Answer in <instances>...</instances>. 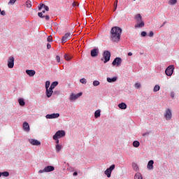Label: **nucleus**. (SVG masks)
Segmentation results:
<instances>
[{"instance_id": "40", "label": "nucleus", "mask_w": 179, "mask_h": 179, "mask_svg": "<svg viewBox=\"0 0 179 179\" xmlns=\"http://www.w3.org/2000/svg\"><path fill=\"white\" fill-rule=\"evenodd\" d=\"M56 61L57 62H61V57L59 55L56 56Z\"/></svg>"}, {"instance_id": "18", "label": "nucleus", "mask_w": 179, "mask_h": 179, "mask_svg": "<svg viewBox=\"0 0 179 179\" xmlns=\"http://www.w3.org/2000/svg\"><path fill=\"white\" fill-rule=\"evenodd\" d=\"M23 129L26 132H29L30 131V126L29 125V123L27 122H24L23 123Z\"/></svg>"}, {"instance_id": "19", "label": "nucleus", "mask_w": 179, "mask_h": 179, "mask_svg": "<svg viewBox=\"0 0 179 179\" xmlns=\"http://www.w3.org/2000/svg\"><path fill=\"white\" fill-rule=\"evenodd\" d=\"M155 162H153V160H150L148 162V170H153V164H154Z\"/></svg>"}, {"instance_id": "13", "label": "nucleus", "mask_w": 179, "mask_h": 179, "mask_svg": "<svg viewBox=\"0 0 179 179\" xmlns=\"http://www.w3.org/2000/svg\"><path fill=\"white\" fill-rule=\"evenodd\" d=\"M29 143H31V145H33L34 146H40V145H41V142L34 138L29 139Z\"/></svg>"}, {"instance_id": "36", "label": "nucleus", "mask_w": 179, "mask_h": 179, "mask_svg": "<svg viewBox=\"0 0 179 179\" xmlns=\"http://www.w3.org/2000/svg\"><path fill=\"white\" fill-rule=\"evenodd\" d=\"M93 85L94 86H99V85H100V82H99L98 80H94L93 82Z\"/></svg>"}, {"instance_id": "27", "label": "nucleus", "mask_w": 179, "mask_h": 179, "mask_svg": "<svg viewBox=\"0 0 179 179\" xmlns=\"http://www.w3.org/2000/svg\"><path fill=\"white\" fill-rule=\"evenodd\" d=\"M142 174L141 173H136L134 176V179H143Z\"/></svg>"}, {"instance_id": "20", "label": "nucleus", "mask_w": 179, "mask_h": 179, "mask_svg": "<svg viewBox=\"0 0 179 179\" xmlns=\"http://www.w3.org/2000/svg\"><path fill=\"white\" fill-rule=\"evenodd\" d=\"M26 73L29 75V76H34L36 75V71L34 70H26Z\"/></svg>"}, {"instance_id": "42", "label": "nucleus", "mask_w": 179, "mask_h": 179, "mask_svg": "<svg viewBox=\"0 0 179 179\" xmlns=\"http://www.w3.org/2000/svg\"><path fill=\"white\" fill-rule=\"evenodd\" d=\"M146 35H147L146 31H142V32H141V36H142V37H146Z\"/></svg>"}, {"instance_id": "9", "label": "nucleus", "mask_w": 179, "mask_h": 179, "mask_svg": "<svg viewBox=\"0 0 179 179\" xmlns=\"http://www.w3.org/2000/svg\"><path fill=\"white\" fill-rule=\"evenodd\" d=\"M122 63V59H121V57H116L112 62V64L113 65V66H115V65L117 66H120V65H121Z\"/></svg>"}, {"instance_id": "22", "label": "nucleus", "mask_w": 179, "mask_h": 179, "mask_svg": "<svg viewBox=\"0 0 179 179\" xmlns=\"http://www.w3.org/2000/svg\"><path fill=\"white\" fill-rule=\"evenodd\" d=\"M57 86H58V82L57 81H55V82H53L51 84L50 88L53 90V89H55V87H57Z\"/></svg>"}, {"instance_id": "35", "label": "nucleus", "mask_w": 179, "mask_h": 179, "mask_svg": "<svg viewBox=\"0 0 179 179\" xmlns=\"http://www.w3.org/2000/svg\"><path fill=\"white\" fill-rule=\"evenodd\" d=\"M132 167H133L134 170H138V164L133 163Z\"/></svg>"}, {"instance_id": "55", "label": "nucleus", "mask_w": 179, "mask_h": 179, "mask_svg": "<svg viewBox=\"0 0 179 179\" xmlns=\"http://www.w3.org/2000/svg\"><path fill=\"white\" fill-rule=\"evenodd\" d=\"M1 176H2V173L0 172V177H1Z\"/></svg>"}, {"instance_id": "6", "label": "nucleus", "mask_w": 179, "mask_h": 179, "mask_svg": "<svg viewBox=\"0 0 179 179\" xmlns=\"http://www.w3.org/2000/svg\"><path fill=\"white\" fill-rule=\"evenodd\" d=\"M173 72H174L173 65L169 66L165 70V73L166 76H171V75H173Z\"/></svg>"}, {"instance_id": "44", "label": "nucleus", "mask_w": 179, "mask_h": 179, "mask_svg": "<svg viewBox=\"0 0 179 179\" xmlns=\"http://www.w3.org/2000/svg\"><path fill=\"white\" fill-rule=\"evenodd\" d=\"M1 15H2V16H5V15H6V13L5 12V10H2L0 12Z\"/></svg>"}, {"instance_id": "52", "label": "nucleus", "mask_w": 179, "mask_h": 179, "mask_svg": "<svg viewBox=\"0 0 179 179\" xmlns=\"http://www.w3.org/2000/svg\"><path fill=\"white\" fill-rule=\"evenodd\" d=\"M128 55H129V57H131L132 52H129L128 53Z\"/></svg>"}, {"instance_id": "28", "label": "nucleus", "mask_w": 179, "mask_h": 179, "mask_svg": "<svg viewBox=\"0 0 179 179\" xmlns=\"http://www.w3.org/2000/svg\"><path fill=\"white\" fill-rule=\"evenodd\" d=\"M160 90V86L159 85H157L154 87L153 92H159Z\"/></svg>"}, {"instance_id": "31", "label": "nucleus", "mask_w": 179, "mask_h": 179, "mask_svg": "<svg viewBox=\"0 0 179 179\" xmlns=\"http://www.w3.org/2000/svg\"><path fill=\"white\" fill-rule=\"evenodd\" d=\"M26 6H27V8H31V1H27V2H26Z\"/></svg>"}, {"instance_id": "17", "label": "nucleus", "mask_w": 179, "mask_h": 179, "mask_svg": "<svg viewBox=\"0 0 179 179\" xmlns=\"http://www.w3.org/2000/svg\"><path fill=\"white\" fill-rule=\"evenodd\" d=\"M54 170H55V168L52 166H48L45 167V173H50L51 171H54Z\"/></svg>"}, {"instance_id": "4", "label": "nucleus", "mask_w": 179, "mask_h": 179, "mask_svg": "<svg viewBox=\"0 0 179 179\" xmlns=\"http://www.w3.org/2000/svg\"><path fill=\"white\" fill-rule=\"evenodd\" d=\"M64 136H65V131H64V130H59L53 136V139L55 141H57V139H59L61 138H64Z\"/></svg>"}, {"instance_id": "26", "label": "nucleus", "mask_w": 179, "mask_h": 179, "mask_svg": "<svg viewBox=\"0 0 179 179\" xmlns=\"http://www.w3.org/2000/svg\"><path fill=\"white\" fill-rule=\"evenodd\" d=\"M140 143L138 141H135L133 142V146L134 148H139Z\"/></svg>"}, {"instance_id": "12", "label": "nucleus", "mask_w": 179, "mask_h": 179, "mask_svg": "<svg viewBox=\"0 0 179 179\" xmlns=\"http://www.w3.org/2000/svg\"><path fill=\"white\" fill-rule=\"evenodd\" d=\"M71 34L68 32L64 34V36L62 38V43L64 44V43H66L69 38H71Z\"/></svg>"}, {"instance_id": "50", "label": "nucleus", "mask_w": 179, "mask_h": 179, "mask_svg": "<svg viewBox=\"0 0 179 179\" xmlns=\"http://www.w3.org/2000/svg\"><path fill=\"white\" fill-rule=\"evenodd\" d=\"M76 5L79 6V4H78V3H76V2L73 3V6H76Z\"/></svg>"}, {"instance_id": "45", "label": "nucleus", "mask_w": 179, "mask_h": 179, "mask_svg": "<svg viewBox=\"0 0 179 179\" xmlns=\"http://www.w3.org/2000/svg\"><path fill=\"white\" fill-rule=\"evenodd\" d=\"M153 35H154L153 31H151L148 36L149 37H153Z\"/></svg>"}, {"instance_id": "14", "label": "nucleus", "mask_w": 179, "mask_h": 179, "mask_svg": "<svg viewBox=\"0 0 179 179\" xmlns=\"http://www.w3.org/2000/svg\"><path fill=\"white\" fill-rule=\"evenodd\" d=\"M45 117L48 120H52V118H58V117H59V113H52L50 115H46Z\"/></svg>"}, {"instance_id": "51", "label": "nucleus", "mask_w": 179, "mask_h": 179, "mask_svg": "<svg viewBox=\"0 0 179 179\" xmlns=\"http://www.w3.org/2000/svg\"><path fill=\"white\" fill-rule=\"evenodd\" d=\"M73 176H78V172H74V173H73Z\"/></svg>"}, {"instance_id": "53", "label": "nucleus", "mask_w": 179, "mask_h": 179, "mask_svg": "<svg viewBox=\"0 0 179 179\" xmlns=\"http://www.w3.org/2000/svg\"><path fill=\"white\" fill-rule=\"evenodd\" d=\"M56 143L58 145V143H59V140L57 139L56 140Z\"/></svg>"}, {"instance_id": "41", "label": "nucleus", "mask_w": 179, "mask_h": 179, "mask_svg": "<svg viewBox=\"0 0 179 179\" xmlns=\"http://www.w3.org/2000/svg\"><path fill=\"white\" fill-rule=\"evenodd\" d=\"M15 2H16V0H10V1L8 2V4L13 5Z\"/></svg>"}, {"instance_id": "24", "label": "nucleus", "mask_w": 179, "mask_h": 179, "mask_svg": "<svg viewBox=\"0 0 179 179\" xmlns=\"http://www.w3.org/2000/svg\"><path fill=\"white\" fill-rule=\"evenodd\" d=\"M101 110H96L94 113V117L99 118V117H100V115H101Z\"/></svg>"}, {"instance_id": "21", "label": "nucleus", "mask_w": 179, "mask_h": 179, "mask_svg": "<svg viewBox=\"0 0 179 179\" xmlns=\"http://www.w3.org/2000/svg\"><path fill=\"white\" fill-rule=\"evenodd\" d=\"M117 77H113V78H107V82H108L109 83H113V82H117Z\"/></svg>"}, {"instance_id": "2", "label": "nucleus", "mask_w": 179, "mask_h": 179, "mask_svg": "<svg viewBox=\"0 0 179 179\" xmlns=\"http://www.w3.org/2000/svg\"><path fill=\"white\" fill-rule=\"evenodd\" d=\"M136 24H135L134 27L136 29H139L141 27H143L145 26V22L142 20V16L141 14H137L135 16Z\"/></svg>"}, {"instance_id": "33", "label": "nucleus", "mask_w": 179, "mask_h": 179, "mask_svg": "<svg viewBox=\"0 0 179 179\" xmlns=\"http://www.w3.org/2000/svg\"><path fill=\"white\" fill-rule=\"evenodd\" d=\"M1 176H3L4 177H9V172L5 171L1 173Z\"/></svg>"}, {"instance_id": "49", "label": "nucleus", "mask_w": 179, "mask_h": 179, "mask_svg": "<svg viewBox=\"0 0 179 179\" xmlns=\"http://www.w3.org/2000/svg\"><path fill=\"white\" fill-rule=\"evenodd\" d=\"M171 97L174 99V92H171Z\"/></svg>"}, {"instance_id": "43", "label": "nucleus", "mask_w": 179, "mask_h": 179, "mask_svg": "<svg viewBox=\"0 0 179 179\" xmlns=\"http://www.w3.org/2000/svg\"><path fill=\"white\" fill-rule=\"evenodd\" d=\"M114 6H115V9H117V6H118V0L115 1Z\"/></svg>"}, {"instance_id": "7", "label": "nucleus", "mask_w": 179, "mask_h": 179, "mask_svg": "<svg viewBox=\"0 0 179 179\" xmlns=\"http://www.w3.org/2000/svg\"><path fill=\"white\" fill-rule=\"evenodd\" d=\"M164 117L166 121H170V120H171V118L173 117V113H171V110H170V108L166 110L164 113Z\"/></svg>"}, {"instance_id": "38", "label": "nucleus", "mask_w": 179, "mask_h": 179, "mask_svg": "<svg viewBox=\"0 0 179 179\" xmlns=\"http://www.w3.org/2000/svg\"><path fill=\"white\" fill-rule=\"evenodd\" d=\"M80 83H83V84H86V79H85V78H82V79H80Z\"/></svg>"}, {"instance_id": "8", "label": "nucleus", "mask_w": 179, "mask_h": 179, "mask_svg": "<svg viewBox=\"0 0 179 179\" xmlns=\"http://www.w3.org/2000/svg\"><path fill=\"white\" fill-rule=\"evenodd\" d=\"M114 169H115V165L113 164L105 171V174L107 176L108 178L111 177V173H113V170H114Z\"/></svg>"}, {"instance_id": "47", "label": "nucleus", "mask_w": 179, "mask_h": 179, "mask_svg": "<svg viewBox=\"0 0 179 179\" xmlns=\"http://www.w3.org/2000/svg\"><path fill=\"white\" fill-rule=\"evenodd\" d=\"M45 20H50V16L49 15H45L44 16Z\"/></svg>"}, {"instance_id": "46", "label": "nucleus", "mask_w": 179, "mask_h": 179, "mask_svg": "<svg viewBox=\"0 0 179 179\" xmlns=\"http://www.w3.org/2000/svg\"><path fill=\"white\" fill-rule=\"evenodd\" d=\"M38 173H39V174H43V173H45V169H43V170H40V171H38Z\"/></svg>"}, {"instance_id": "11", "label": "nucleus", "mask_w": 179, "mask_h": 179, "mask_svg": "<svg viewBox=\"0 0 179 179\" xmlns=\"http://www.w3.org/2000/svg\"><path fill=\"white\" fill-rule=\"evenodd\" d=\"M83 94L82 92H80L77 94H75L73 93H71L69 100H71V101H73V100H76L77 99H79V97H80V96H82Z\"/></svg>"}, {"instance_id": "39", "label": "nucleus", "mask_w": 179, "mask_h": 179, "mask_svg": "<svg viewBox=\"0 0 179 179\" xmlns=\"http://www.w3.org/2000/svg\"><path fill=\"white\" fill-rule=\"evenodd\" d=\"M134 87H136V89H139V87H141V83H136Z\"/></svg>"}, {"instance_id": "1", "label": "nucleus", "mask_w": 179, "mask_h": 179, "mask_svg": "<svg viewBox=\"0 0 179 179\" xmlns=\"http://www.w3.org/2000/svg\"><path fill=\"white\" fill-rule=\"evenodd\" d=\"M121 33H122V29H121V28L117 27H113L110 30V40L115 43L120 41V38H121Z\"/></svg>"}, {"instance_id": "10", "label": "nucleus", "mask_w": 179, "mask_h": 179, "mask_svg": "<svg viewBox=\"0 0 179 179\" xmlns=\"http://www.w3.org/2000/svg\"><path fill=\"white\" fill-rule=\"evenodd\" d=\"M15 66V58L13 57H10L8 61V67L10 69L13 68Z\"/></svg>"}, {"instance_id": "3", "label": "nucleus", "mask_w": 179, "mask_h": 179, "mask_svg": "<svg viewBox=\"0 0 179 179\" xmlns=\"http://www.w3.org/2000/svg\"><path fill=\"white\" fill-rule=\"evenodd\" d=\"M41 9H44V10H43L42 12L38 13V16H39V17H44V16L43 15V13H45V10L46 12H48L50 10V8H48V6H45V4L41 3L38 6V10H41Z\"/></svg>"}, {"instance_id": "23", "label": "nucleus", "mask_w": 179, "mask_h": 179, "mask_svg": "<svg viewBox=\"0 0 179 179\" xmlns=\"http://www.w3.org/2000/svg\"><path fill=\"white\" fill-rule=\"evenodd\" d=\"M118 107L120 108L122 110H125L127 108V103H121L118 105Z\"/></svg>"}, {"instance_id": "30", "label": "nucleus", "mask_w": 179, "mask_h": 179, "mask_svg": "<svg viewBox=\"0 0 179 179\" xmlns=\"http://www.w3.org/2000/svg\"><path fill=\"white\" fill-rule=\"evenodd\" d=\"M62 149V146L59 145V144H57L56 145V152H59Z\"/></svg>"}, {"instance_id": "34", "label": "nucleus", "mask_w": 179, "mask_h": 179, "mask_svg": "<svg viewBox=\"0 0 179 179\" xmlns=\"http://www.w3.org/2000/svg\"><path fill=\"white\" fill-rule=\"evenodd\" d=\"M50 85H51V83L50 81H46L45 82V89H49Z\"/></svg>"}, {"instance_id": "25", "label": "nucleus", "mask_w": 179, "mask_h": 179, "mask_svg": "<svg viewBox=\"0 0 179 179\" xmlns=\"http://www.w3.org/2000/svg\"><path fill=\"white\" fill-rule=\"evenodd\" d=\"M64 59L66 61H71V59H72V56H71L68 54H66V55H64Z\"/></svg>"}, {"instance_id": "15", "label": "nucleus", "mask_w": 179, "mask_h": 179, "mask_svg": "<svg viewBox=\"0 0 179 179\" xmlns=\"http://www.w3.org/2000/svg\"><path fill=\"white\" fill-rule=\"evenodd\" d=\"M99 55V48H94L91 50V57H94Z\"/></svg>"}, {"instance_id": "16", "label": "nucleus", "mask_w": 179, "mask_h": 179, "mask_svg": "<svg viewBox=\"0 0 179 179\" xmlns=\"http://www.w3.org/2000/svg\"><path fill=\"white\" fill-rule=\"evenodd\" d=\"M45 93H46L47 97H48V99H50V97H51V96H52V93H54V91H52V89H51V88H47Z\"/></svg>"}, {"instance_id": "29", "label": "nucleus", "mask_w": 179, "mask_h": 179, "mask_svg": "<svg viewBox=\"0 0 179 179\" xmlns=\"http://www.w3.org/2000/svg\"><path fill=\"white\" fill-rule=\"evenodd\" d=\"M18 101H19L20 106H24L25 103L23 99H20Z\"/></svg>"}, {"instance_id": "48", "label": "nucleus", "mask_w": 179, "mask_h": 179, "mask_svg": "<svg viewBox=\"0 0 179 179\" xmlns=\"http://www.w3.org/2000/svg\"><path fill=\"white\" fill-rule=\"evenodd\" d=\"M47 48H48V50H50V48H51V44L48 43L47 44Z\"/></svg>"}, {"instance_id": "56", "label": "nucleus", "mask_w": 179, "mask_h": 179, "mask_svg": "<svg viewBox=\"0 0 179 179\" xmlns=\"http://www.w3.org/2000/svg\"><path fill=\"white\" fill-rule=\"evenodd\" d=\"M133 1H136V0H133Z\"/></svg>"}, {"instance_id": "32", "label": "nucleus", "mask_w": 179, "mask_h": 179, "mask_svg": "<svg viewBox=\"0 0 179 179\" xmlns=\"http://www.w3.org/2000/svg\"><path fill=\"white\" fill-rule=\"evenodd\" d=\"M169 3V5H176V3H177V0H171Z\"/></svg>"}, {"instance_id": "54", "label": "nucleus", "mask_w": 179, "mask_h": 179, "mask_svg": "<svg viewBox=\"0 0 179 179\" xmlns=\"http://www.w3.org/2000/svg\"><path fill=\"white\" fill-rule=\"evenodd\" d=\"M114 12H115V10H117V8H115V6H114Z\"/></svg>"}, {"instance_id": "5", "label": "nucleus", "mask_w": 179, "mask_h": 179, "mask_svg": "<svg viewBox=\"0 0 179 179\" xmlns=\"http://www.w3.org/2000/svg\"><path fill=\"white\" fill-rule=\"evenodd\" d=\"M103 58L104 60V64H106V62H108L110 61V58H111V52L108 50H106L103 53Z\"/></svg>"}, {"instance_id": "37", "label": "nucleus", "mask_w": 179, "mask_h": 179, "mask_svg": "<svg viewBox=\"0 0 179 179\" xmlns=\"http://www.w3.org/2000/svg\"><path fill=\"white\" fill-rule=\"evenodd\" d=\"M48 43H51L52 42V36H49L47 38Z\"/></svg>"}]
</instances>
